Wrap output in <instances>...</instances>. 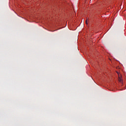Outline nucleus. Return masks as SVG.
Here are the masks:
<instances>
[{"label":"nucleus","mask_w":126,"mask_h":126,"mask_svg":"<svg viewBox=\"0 0 126 126\" xmlns=\"http://www.w3.org/2000/svg\"><path fill=\"white\" fill-rule=\"evenodd\" d=\"M82 21H83V19H82Z\"/></svg>","instance_id":"4"},{"label":"nucleus","mask_w":126,"mask_h":126,"mask_svg":"<svg viewBox=\"0 0 126 126\" xmlns=\"http://www.w3.org/2000/svg\"><path fill=\"white\" fill-rule=\"evenodd\" d=\"M86 24H88V23L87 22V20H86Z\"/></svg>","instance_id":"2"},{"label":"nucleus","mask_w":126,"mask_h":126,"mask_svg":"<svg viewBox=\"0 0 126 126\" xmlns=\"http://www.w3.org/2000/svg\"><path fill=\"white\" fill-rule=\"evenodd\" d=\"M119 82H121V83H123V81L122 80V79H119Z\"/></svg>","instance_id":"1"},{"label":"nucleus","mask_w":126,"mask_h":126,"mask_svg":"<svg viewBox=\"0 0 126 126\" xmlns=\"http://www.w3.org/2000/svg\"><path fill=\"white\" fill-rule=\"evenodd\" d=\"M83 21H84V19H83Z\"/></svg>","instance_id":"3"}]
</instances>
